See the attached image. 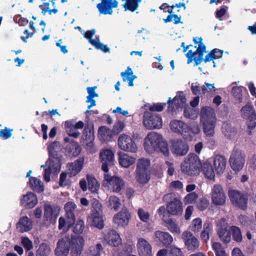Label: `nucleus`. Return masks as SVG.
Here are the masks:
<instances>
[{
	"instance_id": "aec40b11",
	"label": "nucleus",
	"mask_w": 256,
	"mask_h": 256,
	"mask_svg": "<svg viewBox=\"0 0 256 256\" xmlns=\"http://www.w3.org/2000/svg\"><path fill=\"white\" fill-rule=\"evenodd\" d=\"M131 218V214L127 208H122L114 215L113 222L118 226L124 227L127 226Z\"/></svg>"
},
{
	"instance_id": "ea45409f",
	"label": "nucleus",
	"mask_w": 256,
	"mask_h": 256,
	"mask_svg": "<svg viewBox=\"0 0 256 256\" xmlns=\"http://www.w3.org/2000/svg\"><path fill=\"white\" fill-rule=\"evenodd\" d=\"M213 228L212 224L206 220L204 224L203 230L200 234V238L204 242H207L210 238V234L212 232Z\"/></svg>"
},
{
	"instance_id": "f704fd0d",
	"label": "nucleus",
	"mask_w": 256,
	"mask_h": 256,
	"mask_svg": "<svg viewBox=\"0 0 256 256\" xmlns=\"http://www.w3.org/2000/svg\"><path fill=\"white\" fill-rule=\"evenodd\" d=\"M156 256H182V253L180 248L171 246L166 249L163 248L158 250Z\"/></svg>"
},
{
	"instance_id": "cd10ccee",
	"label": "nucleus",
	"mask_w": 256,
	"mask_h": 256,
	"mask_svg": "<svg viewBox=\"0 0 256 256\" xmlns=\"http://www.w3.org/2000/svg\"><path fill=\"white\" fill-rule=\"evenodd\" d=\"M168 212L173 216L181 215L183 212L182 202L178 198H174L166 206Z\"/></svg>"
},
{
	"instance_id": "c85d7f7f",
	"label": "nucleus",
	"mask_w": 256,
	"mask_h": 256,
	"mask_svg": "<svg viewBox=\"0 0 256 256\" xmlns=\"http://www.w3.org/2000/svg\"><path fill=\"white\" fill-rule=\"evenodd\" d=\"M153 238L154 242H160L164 246L170 245L174 240L172 236L168 232L162 230L156 231Z\"/></svg>"
},
{
	"instance_id": "c9c22d12",
	"label": "nucleus",
	"mask_w": 256,
	"mask_h": 256,
	"mask_svg": "<svg viewBox=\"0 0 256 256\" xmlns=\"http://www.w3.org/2000/svg\"><path fill=\"white\" fill-rule=\"evenodd\" d=\"M214 166L216 172L221 174L224 172L226 165V158L220 155H216L214 158Z\"/></svg>"
},
{
	"instance_id": "8fccbe9b",
	"label": "nucleus",
	"mask_w": 256,
	"mask_h": 256,
	"mask_svg": "<svg viewBox=\"0 0 256 256\" xmlns=\"http://www.w3.org/2000/svg\"><path fill=\"white\" fill-rule=\"evenodd\" d=\"M88 189L93 193H96L98 190L100 185L92 175L87 176Z\"/></svg>"
},
{
	"instance_id": "a211bd4d",
	"label": "nucleus",
	"mask_w": 256,
	"mask_h": 256,
	"mask_svg": "<svg viewBox=\"0 0 256 256\" xmlns=\"http://www.w3.org/2000/svg\"><path fill=\"white\" fill-rule=\"evenodd\" d=\"M186 100L184 94L182 92L177 93L176 96L171 101L170 98H169L168 101V110L172 112H176L179 108L184 106L186 104Z\"/></svg>"
},
{
	"instance_id": "603ef678",
	"label": "nucleus",
	"mask_w": 256,
	"mask_h": 256,
	"mask_svg": "<svg viewBox=\"0 0 256 256\" xmlns=\"http://www.w3.org/2000/svg\"><path fill=\"white\" fill-rule=\"evenodd\" d=\"M108 206L110 208L117 210L121 206V202L116 196H110L108 198Z\"/></svg>"
},
{
	"instance_id": "9d476101",
	"label": "nucleus",
	"mask_w": 256,
	"mask_h": 256,
	"mask_svg": "<svg viewBox=\"0 0 256 256\" xmlns=\"http://www.w3.org/2000/svg\"><path fill=\"white\" fill-rule=\"evenodd\" d=\"M229 162L231 168L234 171L240 172L245 163L244 154L240 150H234L230 154Z\"/></svg>"
},
{
	"instance_id": "338daca9",
	"label": "nucleus",
	"mask_w": 256,
	"mask_h": 256,
	"mask_svg": "<svg viewBox=\"0 0 256 256\" xmlns=\"http://www.w3.org/2000/svg\"><path fill=\"white\" fill-rule=\"evenodd\" d=\"M209 205V201L206 198H202L196 202V206L200 210H206Z\"/></svg>"
},
{
	"instance_id": "4468645a",
	"label": "nucleus",
	"mask_w": 256,
	"mask_h": 256,
	"mask_svg": "<svg viewBox=\"0 0 256 256\" xmlns=\"http://www.w3.org/2000/svg\"><path fill=\"white\" fill-rule=\"evenodd\" d=\"M114 153L110 149H104L101 150L100 158L102 162V170L104 172H108V167L114 164Z\"/></svg>"
},
{
	"instance_id": "5fc2aeb1",
	"label": "nucleus",
	"mask_w": 256,
	"mask_h": 256,
	"mask_svg": "<svg viewBox=\"0 0 256 256\" xmlns=\"http://www.w3.org/2000/svg\"><path fill=\"white\" fill-rule=\"evenodd\" d=\"M66 150L72 155L78 156L81 151V148L76 142H71L68 146H66Z\"/></svg>"
},
{
	"instance_id": "864d4df0",
	"label": "nucleus",
	"mask_w": 256,
	"mask_h": 256,
	"mask_svg": "<svg viewBox=\"0 0 256 256\" xmlns=\"http://www.w3.org/2000/svg\"><path fill=\"white\" fill-rule=\"evenodd\" d=\"M198 111L195 108L190 107L186 108L184 112V116L186 118L196 120L198 118Z\"/></svg>"
},
{
	"instance_id": "58836bf2",
	"label": "nucleus",
	"mask_w": 256,
	"mask_h": 256,
	"mask_svg": "<svg viewBox=\"0 0 256 256\" xmlns=\"http://www.w3.org/2000/svg\"><path fill=\"white\" fill-rule=\"evenodd\" d=\"M112 131L107 127L102 126L99 128L98 137L103 142L110 141L112 138Z\"/></svg>"
},
{
	"instance_id": "bf43d9fd",
	"label": "nucleus",
	"mask_w": 256,
	"mask_h": 256,
	"mask_svg": "<svg viewBox=\"0 0 256 256\" xmlns=\"http://www.w3.org/2000/svg\"><path fill=\"white\" fill-rule=\"evenodd\" d=\"M222 132L228 138H232L236 135L235 130L228 124L224 123L222 125Z\"/></svg>"
},
{
	"instance_id": "72a5a7b5",
	"label": "nucleus",
	"mask_w": 256,
	"mask_h": 256,
	"mask_svg": "<svg viewBox=\"0 0 256 256\" xmlns=\"http://www.w3.org/2000/svg\"><path fill=\"white\" fill-rule=\"evenodd\" d=\"M59 208H53L50 205H46L44 208V216L48 222V224L55 222L58 216Z\"/></svg>"
},
{
	"instance_id": "774afa93",
	"label": "nucleus",
	"mask_w": 256,
	"mask_h": 256,
	"mask_svg": "<svg viewBox=\"0 0 256 256\" xmlns=\"http://www.w3.org/2000/svg\"><path fill=\"white\" fill-rule=\"evenodd\" d=\"M198 198V196L196 192H191L184 197V202L186 204H192L196 202Z\"/></svg>"
},
{
	"instance_id": "f8f14e48",
	"label": "nucleus",
	"mask_w": 256,
	"mask_h": 256,
	"mask_svg": "<svg viewBox=\"0 0 256 256\" xmlns=\"http://www.w3.org/2000/svg\"><path fill=\"white\" fill-rule=\"evenodd\" d=\"M170 128L174 133L180 134L184 138H190L188 134L190 126L184 121L178 120H172L170 122Z\"/></svg>"
},
{
	"instance_id": "423d86ee",
	"label": "nucleus",
	"mask_w": 256,
	"mask_h": 256,
	"mask_svg": "<svg viewBox=\"0 0 256 256\" xmlns=\"http://www.w3.org/2000/svg\"><path fill=\"white\" fill-rule=\"evenodd\" d=\"M102 186L104 188L111 192H119L123 188L124 182L119 177L112 176L108 172H104Z\"/></svg>"
},
{
	"instance_id": "a19ab883",
	"label": "nucleus",
	"mask_w": 256,
	"mask_h": 256,
	"mask_svg": "<svg viewBox=\"0 0 256 256\" xmlns=\"http://www.w3.org/2000/svg\"><path fill=\"white\" fill-rule=\"evenodd\" d=\"M120 76L124 82H128L129 86H134L133 81L136 78V76L133 74L132 69L128 66L126 70L120 73Z\"/></svg>"
},
{
	"instance_id": "4be33fe9",
	"label": "nucleus",
	"mask_w": 256,
	"mask_h": 256,
	"mask_svg": "<svg viewBox=\"0 0 256 256\" xmlns=\"http://www.w3.org/2000/svg\"><path fill=\"white\" fill-rule=\"evenodd\" d=\"M104 240L110 246H118L121 244L122 240L119 234L114 230H105L103 233Z\"/></svg>"
},
{
	"instance_id": "a18cd8bd",
	"label": "nucleus",
	"mask_w": 256,
	"mask_h": 256,
	"mask_svg": "<svg viewBox=\"0 0 256 256\" xmlns=\"http://www.w3.org/2000/svg\"><path fill=\"white\" fill-rule=\"evenodd\" d=\"M122 1L124 2L122 6L126 11L128 10L133 12L138 9L139 3L142 0H122Z\"/></svg>"
},
{
	"instance_id": "79ce46f5",
	"label": "nucleus",
	"mask_w": 256,
	"mask_h": 256,
	"mask_svg": "<svg viewBox=\"0 0 256 256\" xmlns=\"http://www.w3.org/2000/svg\"><path fill=\"white\" fill-rule=\"evenodd\" d=\"M103 247L100 244L90 246L83 254L82 256H100Z\"/></svg>"
},
{
	"instance_id": "09e8293b",
	"label": "nucleus",
	"mask_w": 256,
	"mask_h": 256,
	"mask_svg": "<svg viewBox=\"0 0 256 256\" xmlns=\"http://www.w3.org/2000/svg\"><path fill=\"white\" fill-rule=\"evenodd\" d=\"M96 86L87 88V91L88 95L87 96V102H90V104L88 106V108L90 109L92 107L96 106V101L93 98L98 97V94L95 92Z\"/></svg>"
},
{
	"instance_id": "de8ad7c7",
	"label": "nucleus",
	"mask_w": 256,
	"mask_h": 256,
	"mask_svg": "<svg viewBox=\"0 0 256 256\" xmlns=\"http://www.w3.org/2000/svg\"><path fill=\"white\" fill-rule=\"evenodd\" d=\"M50 157L58 156V153L62 150V147L59 142H54L48 146Z\"/></svg>"
},
{
	"instance_id": "c03bdc74",
	"label": "nucleus",
	"mask_w": 256,
	"mask_h": 256,
	"mask_svg": "<svg viewBox=\"0 0 256 256\" xmlns=\"http://www.w3.org/2000/svg\"><path fill=\"white\" fill-rule=\"evenodd\" d=\"M29 185L34 191L40 192L44 190V186L42 182L34 177H30L29 180Z\"/></svg>"
},
{
	"instance_id": "5701e85b",
	"label": "nucleus",
	"mask_w": 256,
	"mask_h": 256,
	"mask_svg": "<svg viewBox=\"0 0 256 256\" xmlns=\"http://www.w3.org/2000/svg\"><path fill=\"white\" fill-rule=\"evenodd\" d=\"M136 248L139 256H152V246L144 238H138Z\"/></svg>"
},
{
	"instance_id": "c756f323",
	"label": "nucleus",
	"mask_w": 256,
	"mask_h": 256,
	"mask_svg": "<svg viewBox=\"0 0 256 256\" xmlns=\"http://www.w3.org/2000/svg\"><path fill=\"white\" fill-rule=\"evenodd\" d=\"M37 204V197L32 192H28L23 195L20 199V204L26 208H33Z\"/></svg>"
},
{
	"instance_id": "1a4fd4ad",
	"label": "nucleus",
	"mask_w": 256,
	"mask_h": 256,
	"mask_svg": "<svg viewBox=\"0 0 256 256\" xmlns=\"http://www.w3.org/2000/svg\"><path fill=\"white\" fill-rule=\"evenodd\" d=\"M46 166L47 167L44 170V180L48 182L50 180V174H58L60 172L61 168L60 160L58 156L50 157L46 162Z\"/></svg>"
},
{
	"instance_id": "6e6d98bb",
	"label": "nucleus",
	"mask_w": 256,
	"mask_h": 256,
	"mask_svg": "<svg viewBox=\"0 0 256 256\" xmlns=\"http://www.w3.org/2000/svg\"><path fill=\"white\" fill-rule=\"evenodd\" d=\"M218 234L220 238L224 243H229L231 240L230 232L228 228L218 229Z\"/></svg>"
},
{
	"instance_id": "b1692460",
	"label": "nucleus",
	"mask_w": 256,
	"mask_h": 256,
	"mask_svg": "<svg viewBox=\"0 0 256 256\" xmlns=\"http://www.w3.org/2000/svg\"><path fill=\"white\" fill-rule=\"evenodd\" d=\"M101 2L97 4V8L100 14H112V8H116L118 2L116 0H100Z\"/></svg>"
},
{
	"instance_id": "dca6fc26",
	"label": "nucleus",
	"mask_w": 256,
	"mask_h": 256,
	"mask_svg": "<svg viewBox=\"0 0 256 256\" xmlns=\"http://www.w3.org/2000/svg\"><path fill=\"white\" fill-rule=\"evenodd\" d=\"M228 196L233 204L242 209L246 208L248 198L246 194L236 190H230Z\"/></svg>"
},
{
	"instance_id": "20e7f679",
	"label": "nucleus",
	"mask_w": 256,
	"mask_h": 256,
	"mask_svg": "<svg viewBox=\"0 0 256 256\" xmlns=\"http://www.w3.org/2000/svg\"><path fill=\"white\" fill-rule=\"evenodd\" d=\"M150 162L148 158L138 160L135 170V178L139 184H144L149 182L150 178Z\"/></svg>"
},
{
	"instance_id": "f03ea898",
	"label": "nucleus",
	"mask_w": 256,
	"mask_h": 256,
	"mask_svg": "<svg viewBox=\"0 0 256 256\" xmlns=\"http://www.w3.org/2000/svg\"><path fill=\"white\" fill-rule=\"evenodd\" d=\"M200 122L206 138L213 137L216 123L214 110L210 106L202 107L200 112Z\"/></svg>"
},
{
	"instance_id": "7ed1b4c3",
	"label": "nucleus",
	"mask_w": 256,
	"mask_h": 256,
	"mask_svg": "<svg viewBox=\"0 0 256 256\" xmlns=\"http://www.w3.org/2000/svg\"><path fill=\"white\" fill-rule=\"evenodd\" d=\"M202 164L198 156L195 154H189L181 164L182 172L186 175L195 176L199 174Z\"/></svg>"
},
{
	"instance_id": "6ab92c4d",
	"label": "nucleus",
	"mask_w": 256,
	"mask_h": 256,
	"mask_svg": "<svg viewBox=\"0 0 256 256\" xmlns=\"http://www.w3.org/2000/svg\"><path fill=\"white\" fill-rule=\"evenodd\" d=\"M96 30H88L84 33V36L88 40L89 42L94 46L96 49L100 50L104 52H110V48L106 45H104L100 42L99 38L96 37L92 39V38L95 34Z\"/></svg>"
},
{
	"instance_id": "2eb2a0df",
	"label": "nucleus",
	"mask_w": 256,
	"mask_h": 256,
	"mask_svg": "<svg viewBox=\"0 0 256 256\" xmlns=\"http://www.w3.org/2000/svg\"><path fill=\"white\" fill-rule=\"evenodd\" d=\"M212 200L216 206H222L226 202V196L221 185L215 184L211 192Z\"/></svg>"
},
{
	"instance_id": "3c124183",
	"label": "nucleus",
	"mask_w": 256,
	"mask_h": 256,
	"mask_svg": "<svg viewBox=\"0 0 256 256\" xmlns=\"http://www.w3.org/2000/svg\"><path fill=\"white\" fill-rule=\"evenodd\" d=\"M64 126L66 128V132L70 136L77 138L80 135V133L74 128L73 122H66Z\"/></svg>"
},
{
	"instance_id": "f3484780",
	"label": "nucleus",
	"mask_w": 256,
	"mask_h": 256,
	"mask_svg": "<svg viewBox=\"0 0 256 256\" xmlns=\"http://www.w3.org/2000/svg\"><path fill=\"white\" fill-rule=\"evenodd\" d=\"M242 116L248 118V126L249 128L252 129L256 126V111L252 106L248 104L241 109Z\"/></svg>"
},
{
	"instance_id": "2f4dec72",
	"label": "nucleus",
	"mask_w": 256,
	"mask_h": 256,
	"mask_svg": "<svg viewBox=\"0 0 256 256\" xmlns=\"http://www.w3.org/2000/svg\"><path fill=\"white\" fill-rule=\"evenodd\" d=\"M84 160L83 158L74 161V162L68 164V173L70 177L74 176L78 174L82 170Z\"/></svg>"
},
{
	"instance_id": "13d9d810",
	"label": "nucleus",
	"mask_w": 256,
	"mask_h": 256,
	"mask_svg": "<svg viewBox=\"0 0 256 256\" xmlns=\"http://www.w3.org/2000/svg\"><path fill=\"white\" fill-rule=\"evenodd\" d=\"M230 230L232 234L233 240L237 242H241L242 240V236L240 228L236 226H232L230 228Z\"/></svg>"
},
{
	"instance_id": "49530a36",
	"label": "nucleus",
	"mask_w": 256,
	"mask_h": 256,
	"mask_svg": "<svg viewBox=\"0 0 256 256\" xmlns=\"http://www.w3.org/2000/svg\"><path fill=\"white\" fill-rule=\"evenodd\" d=\"M76 206L72 202H66L64 207L66 212L65 216L71 218L76 220L75 212L76 210Z\"/></svg>"
},
{
	"instance_id": "393cba45",
	"label": "nucleus",
	"mask_w": 256,
	"mask_h": 256,
	"mask_svg": "<svg viewBox=\"0 0 256 256\" xmlns=\"http://www.w3.org/2000/svg\"><path fill=\"white\" fill-rule=\"evenodd\" d=\"M82 139L86 148L90 150L93 146V141L94 139L92 124H88L85 126Z\"/></svg>"
},
{
	"instance_id": "412c9836",
	"label": "nucleus",
	"mask_w": 256,
	"mask_h": 256,
	"mask_svg": "<svg viewBox=\"0 0 256 256\" xmlns=\"http://www.w3.org/2000/svg\"><path fill=\"white\" fill-rule=\"evenodd\" d=\"M70 236H66L57 242L56 248L54 250L56 256H67L70 248Z\"/></svg>"
},
{
	"instance_id": "052dcab7",
	"label": "nucleus",
	"mask_w": 256,
	"mask_h": 256,
	"mask_svg": "<svg viewBox=\"0 0 256 256\" xmlns=\"http://www.w3.org/2000/svg\"><path fill=\"white\" fill-rule=\"evenodd\" d=\"M212 248L216 256H228L220 243L213 242Z\"/></svg>"
},
{
	"instance_id": "bb28decb",
	"label": "nucleus",
	"mask_w": 256,
	"mask_h": 256,
	"mask_svg": "<svg viewBox=\"0 0 256 256\" xmlns=\"http://www.w3.org/2000/svg\"><path fill=\"white\" fill-rule=\"evenodd\" d=\"M182 236L188 250L194 251L199 247L200 243L198 240L193 236L191 232L185 231L183 232Z\"/></svg>"
},
{
	"instance_id": "ddd939ff",
	"label": "nucleus",
	"mask_w": 256,
	"mask_h": 256,
	"mask_svg": "<svg viewBox=\"0 0 256 256\" xmlns=\"http://www.w3.org/2000/svg\"><path fill=\"white\" fill-rule=\"evenodd\" d=\"M71 256H80L85 244L84 238L82 236L70 237Z\"/></svg>"
},
{
	"instance_id": "69168bd1",
	"label": "nucleus",
	"mask_w": 256,
	"mask_h": 256,
	"mask_svg": "<svg viewBox=\"0 0 256 256\" xmlns=\"http://www.w3.org/2000/svg\"><path fill=\"white\" fill-rule=\"evenodd\" d=\"M215 91L214 84L206 83L205 85L202 86V94L208 95Z\"/></svg>"
},
{
	"instance_id": "39448f33",
	"label": "nucleus",
	"mask_w": 256,
	"mask_h": 256,
	"mask_svg": "<svg viewBox=\"0 0 256 256\" xmlns=\"http://www.w3.org/2000/svg\"><path fill=\"white\" fill-rule=\"evenodd\" d=\"M162 136L156 132H149L144 140V148L148 154H153L158 151L160 145L162 142Z\"/></svg>"
},
{
	"instance_id": "7c9ffc66",
	"label": "nucleus",
	"mask_w": 256,
	"mask_h": 256,
	"mask_svg": "<svg viewBox=\"0 0 256 256\" xmlns=\"http://www.w3.org/2000/svg\"><path fill=\"white\" fill-rule=\"evenodd\" d=\"M118 161L120 165L124 168H129L134 164L136 158L123 152L118 153Z\"/></svg>"
},
{
	"instance_id": "e2e57ef3",
	"label": "nucleus",
	"mask_w": 256,
	"mask_h": 256,
	"mask_svg": "<svg viewBox=\"0 0 256 256\" xmlns=\"http://www.w3.org/2000/svg\"><path fill=\"white\" fill-rule=\"evenodd\" d=\"M200 132V128L197 123L193 124L191 126H190V130H188V134L190 136V138H186L188 140H192L193 138V135L198 134Z\"/></svg>"
},
{
	"instance_id": "4d7b16f0",
	"label": "nucleus",
	"mask_w": 256,
	"mask_h": 256,
	"mask_svg": "<svg viewBox=\"0 0 256 256\" xmlns=\"http://www.w3.org/2000/svg\"><path fill=\"white\" fill-rule=\"evenodd\" d=\"M190 230L194 233L198 232L202 228V220L199 218L193 220L190 226Z\"/></svg>"
},
{
	"instance_id": "680f3d73",
	"label": "nucleus",
	"mask_w": 256,
	"mask_h": 256,
	"mask_svg": "<svg viewBox=\"0 0 256 256\" xmlns=\"http://www.w3.org/2000/svg\"><path fill=\"white\" fill-rule=\"evenodd\" d=\"M51 252L50 246L46 244H41L36 252V256H48Z\"/></svg>"
},
{
	"instance_id": "6e6552de",
	"label": "nucleus",
	"mask_w": 256,
	"mask_h": 256,
	"mask_svg": "<svg viewBox=\"0 0 256 256\" xmlns=\"http://www.w3.org/2000/svg\"><path fill=\"white\" fill-rule=\"evenodd\" d=\"M118 146L122 150L131 153H136L138 150V146L133 138L126 134L119 136Z\"/></svg>"
},
{
	"instance_id": "4c0bfd02",
	"label": "nucleus",
	"mask_w": 256,
	"mask_h": 256,
	"mask_svg": "<svg viewBox=\"0 0 256 256\" xmlns=\"http://www.w3.org/2000/svg\"><path fill=\"white\" fill-rule=\"evenodd\" d=\"M75 219L61 216L58 220V229L64 232H68L75 222Z\"/></svg>"
},
{
	"instance_id": "473e14b6",
	"label": "nucleus",
	"mask_w": 256,
	"mask_h": 256,
	"mask_svg": "<svg viewBox=\"0 0 256 256\" xmlns=\"http://www.w3.org/2000/svg\"><path fill=\"white\" fill-rule=\"evenodd\" d=\"M162 224L167 228L168 230L172 233L176 234H180L181 230L176 221L172 218H162Z\"/></svg>"
},
{
	"instance_id": "f257e3e1",
	"label": "nucleus",
	"mask_w": 256,
	"mask_h": 256,
	"mask_svg": "<svg viewBox=\"0 0 256 256\" xmlns=\"http://www.w3.org/2000/svg\"><path fill=\"white\" fill-rule=\"evenodd\" d=\"M202 39L201 38H194V41L195 43V48L196 50L194 52L192 50H189L186 56L188 58V64L194 62L195 65H198L202 60L206 62L212 61L213 66L214 68L216 66V60L222 57V51L214 49L208 54L204 58V54L206 52V48L204 44L202 42Z\"/></svg>"
},
{
	"instance_id": "a878e982",
	"label": "nucleus",
	"mask_w": 256,
	"mask_h": 256,
	"mask_svg": "<svg viewBox=\"0 0 256 256\" xmlns=\"http://www.w3.org/2000/svg\"><path fill=\"white\" fill-rule=\"evenodd\" d=\"M171 151L175 155L184 156L188 151V146L186 142L182 140H174L172 142Z\"/></svg>"
},
{
	"instance_id": "0e129e2a",
	"label": "nucleus",
	"mask_w": 256,
	"mask_h": 256,
	"mask_svg": "<svg viewBox=\"0 0 256 256\" xmlns=\"http://www.w3.org/2000/svg\"><path fill=\"white\" fill-rule=\"evenodd\" d=\"M84 228L85 225L84 222L82 220H80L76 222L73 228L72 231L75 234H80L83 232Z\"/></svg>"
},
{
	"instance_id": "e433bc0d",
	"label": "nucleus",
	"mask_w": 256,
	"mask_h": 256,
	"mask_svg": "<svg viewBox=\"0 0 256 256\" xmlns=\"http://www.w3.org/2000/svg\"><path fill=\"white\" fill-rule=\"evenodd\" d=\"M32 222L28 216H23L20 218L17 224V229L22 232H26L32 228Z\"/></svg>"
},
{
	"instance_id": "37998d69",
	"label": "nucleus",
	"mask_w": 256,
	"mask_h": 256,
	"mask_svg": "<svg viewBox=\"0 0 256 256\" xmlns=\"http://www.w3.org/2000/svg\"><path fill=\"white\" fill-rule=\"evenodd\" d=\"M202 170L205 176L210 180H214L215 174L211 164L206 162L202 165Z\"/></svg>"
},
{
	"instance_id": "0eeeda50",
	"label": "nucleus",
	"mask_w": 256,
	"mask_h": 256,
	"mask_svg": "<svg viewBox=\"0 0 256 256\" xmlns=\"http://www.w3.org/2000/svg\"><path fill=\"white\" fill-rule=\"evenodd\" d=\"M92 212L88 220L91 226L102 229L104 226L102 205L98 201L94 200L92 203Z\"/></svg>"
},
{
	"instance_id": "9b49d317",
	"label": "nucleus",
	"mask_w": 256,
	"mask_h": 256,
	"mask_svg": "<svg viewBox=\"0 0 256 256\" xmlns=\"http://www.w3.org/2000/svg\"><path fill=\"white\" fill-rule=\"evenodd\" d=\"M143 124L146 128L152 130L160 128L162 122V118L158 114L146 112L144 114Z\"/></svg>"
}]
</instances>
